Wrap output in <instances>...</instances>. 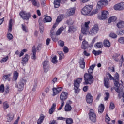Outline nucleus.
Returning <instances> with one entry per match:
<instances>
[{
	"label": "nucleus",
	"instance_id": "19",
	"mask_svg": "<svg viewBox=\"0 0 124 124\" xmlns=\"http://www.w3.org/2000/svg\"><path fill=\"white\" fill-rule=\"evenodd\" d=\"M66 13L68 16L74 15V13H75V9L74 8H71L68 10Z\"/></svg>",
	"mask_w": 124,
	"mask_h": 124
},
{
	"label": "nucleus",
	"instance_id": "59",
	"mask_svg": "<svg viewBox=\"0 0 124 124\" xmlns=\"http://www.w3.org/2000/svg\"><path fill=\"white\" fill-rule=\"evenodd\" d=\"M64 106V101H61V105L60 107L58 108L59 111H60V110H62V107Z\"/></svg>",
	"mask_w": 124,
	"mask_h": 124
},
{
	"label": "nucleus",
	"instance_id": "24",
	"mask_svg": "<svg viewBox=\"0 0 124 124\" xmlns=\"http://www.w3.org/2000/svg\"><path fill=\"white\" fill-rule=\"evenodd\" d=\"M13 25V20L11 19L9 22L8 32L12 31V25Z\"/></svg>",
	"mask_w": 124,
	"mask_h": 124
},
{
	"label": "nucleus",
	"instance_id": "44",
	"mask_svg": "<svg viewBox=\"0 0 124 124\" xmlns=\"http://www.w3.org/2000/svg\"><path fill=\"white\" fill-rule=\"evenodd\" d=\"M67 24L69 26H71L72 25H73V24H74V21L71 18H70L67 21Z\"/></svg>",
	"mask_w": 124,
	"mask_h": 124
},
{
	"label": "nucleus",
	"instance_id": "33",
	"mask_svg": "<svg viewBox=\"0 0 124 124\" xmlns=\"http://www.w3.org/2000/svg\"><path fill=\"white\" fill-rule=\"evenodd\" d=\"M116 21H117V17L116 16H112L108 18V23L111 24L112 22H116Z\"/></svg>",
	"mask_w": 124,
	"mask_h": 124
},
{
	"label": "nucleus",
	"instance_id": "51",
	"mask_svg": "<svg viewBox=\"0 0 124 124\" xmlns=\"http://www.w3.org/2000/svg\"><path fill=\"white\" fill-rule=\"evenodd\" d=\"M58 44L59 46H61V47H63L64 46V42L62 40L59 41Z\"/></svg>",
	"mask_w": 124,
	"mask_h": 124
},
{
	"label": "nucleus",
	"instance_id": "20",
	"mask_svg": "<svg viewBox=\"0 0 124 124\" xmlns=\"http://www.w3.org/2000/svg\"><path fill=\"white\" fill-rule=\"evenodd\" d=\"M104 84L107 89L110 87V80L107 78H105L104 80Z\"/></svg>",
	"mask_w": 124,
	"mask_h": 124
},
{
	"label": "nucleus",
	"instance_id": "28",
	"mask_svg": "<svg viewBox=\"0 0 124 124\" xmlns=\"http://www.w3.org/2000/svg\"><path fill=\"white\" fill-rule=\"evenodd\" d=\"M79 64H80V67L82 69H84L85 66V60H84V59H81L79 61Z\"/></svg>",
	"mask_w": 124,
	"mask_h": 124
},
{
	"label": "nucleus",
	"instance_id": "15",
	"mask_svg": "<svg viewBox=\"0 0 124 124\" xmlns=\"http://www.w3.org/2000/svg\"><path fill=\"white\" fill-rule=\"evenodd\" d=\"M62 87H57V88H53L52 91L53 92V96L55 95H57V94H59V93L62 91Z\"/></svg>",
	"mask_w": 124,
	"mask_h": 124
},
{
	"label": "nucleus",
	"instance_id": "60",
	"mask_svg": "<svg viewBox=\"0 0 124 124\" xmlns=\"http://www.w3.org/2000/svg\"><path fill=\"white\" fill-rule=\"evenodd\" d=\"M106 96L105 97L104 99L105 101L108 100V99H109V96H110V94H109V93L106 92Z\"/></svg>",
	"mask_w": 124,
	"mask_h": 124
},
{
	"label": "nucleus",
	"instance_id": "58",
	"mask_svg": "<svg viewBox=\"0 0 124 124\" xmlns=\"http://www.w3.org/2000/svg\"><path fill=\"white\" fill-rule=\"evenodd\" d=\"M4 93H6V94H7L9 93V86H6V88L4 90Z\"/></svg>",
	"mask_w": 124,
	"mask_h": 124
},
{
	"label": "nucleus",
	"instance_id": "43",
	"mask_svg": "<svg viewBox=\"0 0 124 124\" xmlns=\"http://www.w3.org/2000/svg\"><path fill=\"white\" fill-rule=\"evenodd\" d=\"M44 120V116L40 117V118L38 119V120L37 121V124H41L43 122Z\"/></svg>",
	"mask_w": 124,
	"mask_h": 124
},
{
	"label": "nucleus",
	"instance_id": "47",
	"mask_svg": "<svg viewBox=\"0 0 124 124\" xmlns=\"http://www.w3.org/2000/svg\"><path fill=\"white\" fill-rule=\"evenodd\" d=\"M7 37L9 40L13 39V35L10 34V32H8L7 34Z\"/></svg>",
	"mask_w": 124,
	"mask_h": 124
},
{
	"label": "nucleus",
	"instance_id": "53",
	"mask_svg": "<svg viewBox=\"0 0 124 124\" xmlns=\"http://www.w3.org/2000/svg\"><path fill=\"white\" fill-rule=\"evenodd\" d=\"M114 108H115V104L113 102H110L109 109L110 110H113Z\"/></svg>",
	"mask_w": 124,
	"mask_h": 124
},
{
	"label": "nucleus",
	"instance_id": "32",
	"mask_svg": "<svg viewBox=\"0 0 124 124\" xmlns=\"http://www.w3.org/2000/svg\"><path fill=\"white\" fill-rule=\"evenodd\" d=\"M101 9V8H98L97 5V8L96 9L93 10L90 14V15H94L95 14H97L98 13V12L99 11V10Z\"/></svg>",
	"mask_w": 124,
	"mask_h": 124
},
{
	"label": "nucleus",
	"instance_id": "57",
	"mask_svg": "<svg viewBox=\"0 0 124 124\" xmlns=\"http://www.w3.org/2000/svg\"><path fill=\"white\" fill-rule=\"evenodd\" d=\"M109 36L112 38H117V34H115L114 33H111L109 34Z\"/></svg>",
	"mask_w": 124,
	"mask_h": 124
},
{
	"label": "nucleus",
	"instance_id": "25",
	"mask_svg": "<svg viewBox=\"0 0 124 124\" xmlns=\"http://www.w3.org/2000/svg\"><path fill=\"white\" fill-rule=\"evenodd\" d=\"M28 59H29V55L26 54L24 57L22 58L21 63L23 64H24L25 63H27V62H28Z\"/></svg>",
	"mask_w": 124,
	"mask_h": 124
},
{
	"label": "nucleus",
	"instance_id": "45",
	"mask_svg": "<svg viewBox=\"0 0 124 124\" xmlns=\"http://www.w3.org/2000/svg\"><path fill=\"white\" fill-rule=\"evenodd\" d=\"M66 124H73V120H72L71 118H67L66 120Z\"/></svg>",
	"mask_w": 124,
	"mask_h": 124
},
{
	"label": "nucleus",
	"instance_id": "50",
	"mask_svg": "<svg viewBox=\"0 0 124 124\" xmlns=\"http://www.w3.org/2000/svg\"><path fill=\"white\" fill-rule=\"evenodd\" d=\"M117 34L118 35H124V30L121 29L117 31Z\"/></svg>",
	"mask_w": 124,
	"mask_h": 124
},
{
	"label": "nucleus",
	"instance_id": "30",
	"mask_svg": "<svg viewBox=\"0 0 124 124\" xmlns=\"http://www.w3.org/2000/svg\"><path fill=\"white\" fill-rule=\"evenodd\" d=\"M19 74L17 71H15L13 77V81H17Z\"/></svg>",
	"mask_w": 124,
	"mask_h": 124
},
{
	"label": "nucleus",
	"instance_id": "13",
	"mask_svg": "<svg viewBox=\"0 0 124 124\" xmlns=\"http://www.w3.org/2000/svg\"><path fill=\"white\" fill-rule=\"evenodd\" d=\"M43 66L45 72H48L50 67L49 66V62L48 61H45L43 62Z\"/></svg>",
	"mask_w": 124,
	"mask_h": 124
},
{
	"label": "nucleus",
	"instance_id": "62",
	"mask_svg": "<svg viewBox=\"0 0 124 124\" xmlns=\"http://www.w3.org/2000/svg\"><path fill=\"white\" fill-rule=\"evenodd\" d=\"M42 46V44H39L38 45V46L37 47V50L38 51H40L41 50V47Z\"/></svg>",
	"mask_w": 124,
	"mask_h": 124
},
{
	"label": "nucleus",
	"instance_id": "54",
	"mask_svg": "<svg viewBox=\"0 0 124 124\" xmlns=\"http://www.w3.org/2000/svg\"><path fill=\"white\" fill-rule=\"evenodd\" d=\"M118 42L121 43L122 44H124V37H120L118 39Z\"/></svg>",
	"mask_w": 124,
	"mask_h": 124
},
{
	"label": "nucleus",
	"instance_id": "55",
	"mask_svg": "<svg viewBox=\"0 0 124 124\" xmlns=\"http://www.w3.org/2000/svg\"><path fill=\"white\" fill-rule=\"evenodd\" d=\"M27 51H28V49H24L22 50L19 54V57H22V56H24V53H26Z\"/></svg>",
	"mask_w": 124,
	"mask_h": 124
},
{
	"label": "nucleus",
	"instance_id": "6",
	"mask_svg": "<svg viewBox=\"0 0 124 124\" xmlns=\"http://www.w3.org/2000/svg\"><path fill=\"white\" fill-rule=\"evenodd\" d=\"M92 10H93V6L91 5H86L82 9L81 13L83 15H89Z\"/></svg>",
	"mask_w": 124,
	"mask_h": 124
},
{
	"label": "nucleus",
	"instance_id": "36",
	"mask_svg": "<svg viewBox=\"0 0 124 124\" xmlns=\"http://www.w3.org/2000/svg\"><path fill=\"white\" fill-rule=\"evenodd\" d=\"M117 27L119 29H122L124 27V21H120L117 24Z\"/></svg>",
	"mask_w": 124,
	"mask_h": 124
},
{
	"label": "nucleus",
	"instance_id": "49",
	"mask_svg": "<svg viewBox=\"0 0 124 124\" xmlns=\"http://www.w3.org/2000/svg\"><path fill=\"white\" fill-rule=\"evenodd\" d=\"M57 56H55L53 57L52 59V63H57L58 62V60H57Z\"/></svg>",
	"mask_w": 124,
	"mask_h": 124
},
{
	"label": "nucleus",
	"instance_id": "63",
	"mask_svg": "<svg viewBox=\"0 0 124 124\" xmlns=\"http://www.w3.org/2000/svg\"><path fill=\"white\" fill-rule=\"evenodd\" d=\"M63 50V52H64V53H68V48H67V47L64 46Z\"/></svg>",
	"mask_w": 124,
	"mask_h": 124
},
{
	"label": "nucleus",
	"instance_id": "52",
	"mask_svg": "<svg viewBox=\"0 0 124 124\" xmlns=\"http://www.w3.org/2000/svg\"><path fill=\"white\" fill-rule=\"evenodd\" d=\"M8 60V56H7L3 59L0 61V62L1 63H4L7 61Z\"/></svg>",
	"mask_w": 124,
	"mask_h": 124
},
{
	"label": "nucleus",
	"instance_id": "8",
	"mask_svg": "<svg viewBox=\"0 0 124 124\" xmlns=\"http://www.w3.org/2000/svg\"><path fill=\"white\" fill-rule=\"evenodd\" d=\"M90 120L93 123L96 121V114L94 112V110L91 109L89 114Z\"/></svg>",
	"mask_w": 124,
	"mask_h": 124
},
{
	"label": "nucleus",
	"instance_id": "17",
	"mask_svg": "<svg viewBox=\"0 0 124 124\" xmlns=\"http://www.w3.org/2000/svg\"><path fill=\"white\" fill-rule=\"evenodd\" d=\"M93 97L92 96V94L88 93L86 95V101L87 103H92L93 102Z\"/></svg>",
	"mask_w": 124,
	"mask_h": 124
},
{
	"label": "nucleus",
	"instance_id": "21",
	"mask_svg": "<svg viewBox=\"0 0 124 124\" xmlns=\"http://www.w3.org/2000/svg\"><path fill=\"white\" fill-rule=\"evenodd\" d=\"M89 47V44H88V42L86 41V40H84L82 43L81 48L83 50H86L87 48Z\"/></svg>",
	"mask_w": 124,
	"mask_h": 124
},
{
	"label": "nucleus",
	"instance_id": "7",
	"mask_svg": "<svg viewBox=\"0 0 124 124\" xmlns=\"http://www.w3.org/2000/svg\"><path fill=\"white\" fill-rule=\"evenodd\" d=\"M26 83H27L26 79L24 78H21L18 82V85L16 86V87L18 89V91H23V90L24 89V87L25 86V85H26Z\"/></svg>",
	"mask_w": 124,
	"mask_h": 124
},
{
	"label": "nucleus",
	"instance_id": "26",
	"mask_svg": "<svg viewBox=\"0 0 124 124\" xmlns=\"http://www.w3.org/2000/svg\"><path fill=\"white\" fill-rule=\"evenodd\" d=\"M64 30V27H60L56 31L55 33L56 35L57 36L60 35V34H61V33H62V32Z\"/></svg>",
	"mask_w": 124,
	"mask_h": 124
},
{
	"label": "nucleus",
	"instance_id": "46",
	"mask_svg": "<svg viewBox=\"0 0 124 124\" xmlns=\"http://www.w3.org/2000/svg\"><path fill=\"white\" fill-rule=\"evenodd\" d=\"M68 31L69 32H72V31L74 32V31H76V28L73 26H71L69 27Z\"/></svg>",
	"mask_w": 124,
	"mask_h": 124
},
{
	"label": "nucleus",
	"instance_id": "56",
	"mask_svg": "<svg viewBox=\"0 0 124 124\" xmlns=\"http://www.w3.org/2000/svg\"><path fill=\"white\" fill-rule=\"evenodd\" d=\"M3 92H4V85L2 84L0 86V93H3Z\"/></svg>",
	"mask_w": 124,
	"mask_h": 124
},
{
	"label": "nucleus",
	"instance_id": "18",
	"mask_svg": "<svg viewBox=\"0 0 124 124\" xmlns=\"http://www.w3.org/2000/svg\"><path fill=\"white\" fill-rule=\"evenodd\" d=\"M57 104L56 103H54L52 104V106H51V108L49 110V113L50 115H52L55 112V110H56V106Z\"/></svg>",
	"mask_w": 124,
	"mask_h": 124
},
{
	"label": "nucleus",
	"instance_id": "3",
	"mask_svg": "<svg viewBox=\"0 0 124 124\" xmlns=\"http://www.w3.org/2000/svg\"><path fill=\"white\" fill-rule=\"evenodd\" d=\"M84 80L85 82L84 85H88L92 84L93 82V77L91 74L86 73L84 75Z\"/></svg>",
	"mask_w": 124,
	"mask_h": 124
},
{
	"label": "nucleus",
	"instance_id": "4",
	"mask_svg": "<svg viewBox=\"0 0 124 124\" xmlns=\"http://www.w3.org/2000/svg\"><path fill=\"white\" fill-rule=\"evenodd\" d=\"M83 79L82 78H78L77 80H74V89L75 90V93H79L80 92V89H79V87H80V83H82Z\"/></svg>",
	"mask_w": 124,
	"mask_h": 124
},
{
	"label": "nucleus",
	"instance_id": "27",
	"mask_svg": "<svg viewBox=\"0 0 124 124\" xmlns=\"http://www.w3.org/2000/svg\"><path fill=\"white\" fill-rule=\"evenodd\" d=\"M62 0H54V4L55 8H59L60 7V3Z\"/></svg>",
	"mask_w": 124,
	"mask_h": 124
},
{
	"label": "nucleus",
	"instance_id": "14",
	"mask_svg": "<svg viewBox=\"0 0 124 124\" xmlns=\"http://www.w3.org/2000/svg\"><path fill=\"white\" fill-rule=\"evenodd\" d=\"M68 94L65 92H62L60 96V99L61 101H64V100L67 99Z\"/></svg>",
	"mask_w": 124,
	"mask_h": 124
},
{
	"label": "nucleus",
	"instance_id": "23",
	"mask_svg": "<svg viewBox=\"0 0 124 124\" xmlns=\"http://www.w3.org/2000/svg\"><path fill=\"white\" fill-rule=\"evenodd\" d=\"M54 35H55V29L52 28L50 30V36L53 41H57V39L54 37Z\"/></svg>",
	"mask_w": 124,
	"mask_h": 124
},
{
	"label": "nucleus",
	"instance_id": "9",
	"mask_svg": "<svg viewBox=\"0 0 124 124\" xmlns=\"http://www.w3.org/2000/svg\"><path fill=\"white\" fill-rule=\"evenodd\" d=\"M108 15L109 12L108 11H102L101 12V16H98V19H99V20H106Z\"/></svg>",
	"mask_w": 124,
	"mask_h": 124
},
{
	"label": "nucleus",
	"instance_id": "11",
	"mask_svg": "<svg viewBox=\"0 0 124 124\" xmlns=\"http://www.w3.org/2000/svg\"><path fill=\"white\" fill-rule=\"evenodd\" d=\"M108 2L107 0H100L97 3V8H102L103 5L106 6V5H108Z\"/></svg>",
	"mask_w": 124,
	"mask_h": 124
},
{
	"label": "nucleus",
	"instance_id": "31",
	"mask_svg": "<svg viewBox=\"0 0 124 124\" xmlns=\"http://www.w3.org/2000/svg\"><path fill=\"white\" fill-rule=\"evenodd\" d=\"M98 111L99 113H103V111H104V105L101 104L98 108Z\"/></svg>",
	"mask_w": 124,
	"mask_h": 124
},
{
	"label": "nucleus",
	"instance_id": "64",
	"mask_svg": "<svg viewBox=\"0 0 124 124\" xmlns=\"http://www.w3.org/2000/svg\"><path fill=\"white\" fill-rule=\"evenodd\" d=\"M40 29V32L41 33H43V31H44V27L43 26H41L39 27Z\"/></svg>",
	"mask_w": 124,
	"mask_h": 124
},
{
	"label": "nucleus",
	"instance_id": "1",
	"mask_svg": "<svg viewBox=\"0 0 124 124\" xmlns=\"http://www.w3.org/2000/svg\"><path fill=\"white\" fill-rule=\"evenodd\" d=\"M120 80V75L118 73H116L114 77L113 78V81L114 84V90L118 93H121L123 91L124 86L122 85L119 84V80Z\"/></svg>",
	"mask_w": 124,
	"mask_h": 124
},
{
	"label": "nucleus",
	"instance_id": "41",
	"mask_svg": "<svg viewBox=\"0 0 124 124\" xmlns=\"http://www.w3.org/2000/svg\"><path fill=\"white\" fill-rule=\"evenodd\" d=\"M93 53L95 55V56H98V55H101V54H102V51L100 50L96 51L95 50H93Z\"/></svg>",
	"mask_w": 124,
	"mask_h": 124
},
{
	"label": "nucleus",
	"instance_id": "37",
	"mask_svg": "<svg viewBox=\"0 0 124 124\" xmlns=\"http://www.w3.org/2000/svg\"><path fill=\"white\" fill-rule=\"evenodd\" d=\"M11 75H12V74L10 73L8 75H5L3 76V78L5 79V80H8V81H10V77H11Z\"/></svg>",
	"mask_w": 124,
	"mask_h": 124
},
{
	"label": "nucleus",
	"instance_id": "22",
	"mask_svg": "<svg viewBox=\"0 0 124 124\" xmlns=\"http://www.w3.org/2000/svg\"><path fill=\"white\" fill-rule=\"evenodd\" d=\"M103 44L106 48H109L111 46V43H110V41L108 40H104Z\"/></svg>",
	"mask_w": 124,
	"mask_h": 124
},
{
	"label": "nucleus",
	"instance_id": "12",
	"mask_svg": "<svg viewBox=\"0 0 124 124\" xmlns=\"http://www.w3.org/2000/svg\"><path fill=\"white\" fill-rule=\"evenodd\" d=\"M98 26L97 25H94L89 32L90 34L93 35L96 34L98 32Z\"/></svg>",
	"mask_w": 124,
	"mask_h": 124
},
{
	"label": "nucleus",
	"instance_id": "39",
	"mask_svg": "<svg viewBox=\"0 0 124 124\" xmlns=\"http://www.w3.org/2000/svg\"><path fill=\"white\" fill-rule=\"evenodd\" d=\"M3 108L4 110H6L8 108H9V104L7 101H5L3 103Z\"/></svg>",
	"mask_w": 124,
	"mask_h": 124
},
{
	"label": "nucleus",
	"instance_id": "16",
	"mask_svg": "<svg viewBox=\"0 0 124 124\" xmlns=\"http://www.w3.org/2000/svg\"><path fill=\"white\" fill-rule=\"evenodd\" d=\"M32 53H31V58L32 60L36 59V48H35V46H33L32 49Z\"/></svg>",
	"mask_w": 124,
	"mask_h": 124
},
{
	"label": "nucleus",
	"instance_id": "5",
	"mask_svg": "<svg viewBox=\"0 0 124 124\" xmlns=\"http://www.w3.org/2000/svg\"><path fill=\"white\" fill-rule=\"evenodd\" d=\"M19 15L24 21H29L30 18L31 17V15L30 13L24 11L20 12Z\"/></svg>",
	"mask_w": 124,
	"mask_h": 124
},
{
	"label": "nucleus",
	"instance_id": "61",
	"mask_svg": "<svg viewBox=\"0 0 124 124\" xmlns=\"http://www.w3.org/2000/svg\"><path fill=\"white\" fill-rule=\"evenodd\" d=\"M107 75L108 76V77H109V80H114V77H113L112 75H111V74L108 73L107 74Z\"/></svg>",
	"mask_w": 124,
	"mask_h": 124
},
{
	"label": "nucleus",
	"instance_id": "40",
	"mask_svg": "<svg viewBox=\"0 0 124 124\" xmlns=\"http://www.w3.org/2000/svg\"><path fill=\"white\" fill-rule=\"evenodd\" d=\"M8 122H11V121H12V120H13V118L14 117V115L12 113H9V114H8Z\"/></svg>",
	"mask_w": 124,
	"mask_h": 124
},
{
	"label": "nucleus",
	"instance_id": "34",
	"mask_svg": "<svg viewBox=\"0 0 124 124\" xmlns=\"http://www.w3.org/2000/svg\"><path fill=\"white\" fill-rule=\"evenodd\" d=\"M52 21V17L50 16H46L44 19V23H49Z\"/></svg>",
	"mask_w": 124,
	"mask_h": 124
},
{
	"label": "nucleus",
	"instance_id": "42",
	"mask_svg": "<svg viewBox=\"0 0 124 124\" xmlns=\"http://www.w3.org/2000/svg\"><path fill=\"white\" fill-rule=\"evenodd\" d=\"M63 19V15H61L57 17V19H56V22L59 23L60 22H61V21H62Z\"/></svg>",
	"mask_w": 124,
	"mask_h": 124
},
{
	"label": "nucleus",
	"instance_id": "48",
	"mask_svg": "<svg viewBox=\"0 0 124 124\" xmlns=\"http://www.w3.org/2000/svg\"><path fill=\"white\" fill-rule=\"evenodd\" d=\"M32 4H33V5H34V6H37V7H39L40 5L39 2H37L36 0H34V1H33L32 2Z\"/></svg>",
	"mask_w": 124,
	"mask_h": 124
},
{
	"label": "nucleus",
	"instance_id": "35",
	"mask_svg": "<svg viewBox=\"0 0 124 124\" xmlns=\"http://www.w3.org/2000/svg\"><path fill=\"white\" fill-rule=\"evenodd\" d=\"M21 27L22 31H23L24 32H25L26 33H27V32H29V29H28V27L26 26V25L22 24Z\"/></svg>",
	"mask_w": 124,
	"mask_h": 124
},
{
	"label": "nucleus",
	"instance_id": "2",
	"mask_svg": "<svg viewBox=\"0 0 124 124\" xmlns=\"http://www.w3.org/2000/svg\"><path fill=\"white\" fill-rule=\"evenodd\" d=\"M89 25H90V21L86 22L84 24L81 25V32L82 34H81L79 36V40H81V41L83 40V34H88L89 31H90Z\"/></svg>",
	"mask_w": 124,
	"mask_h": 124
},
{
	"label": "nucleus",
	"instance_id": "38",
	"mask_svg": "<svg viewBox=\"0 0 124 124\" xmlns=\"http://www.w3.org/2000/svg\"><path fill=\"white\" fill-rule=\"evenodd\" d=\"M95 47L96 48H98L99 49H100V48H102V47H103V44L101 42H98L96 43Z\"/></svg>",
	"mask_w": 124,
	"mask_h": 124
},
{
	"label": "nucleus",
	"instance_id": "29",
	"mask_svg": "<svg viewBox=\"0 0 124 124\" xmlns=\"http://www.w3.org/2000/svg\"><path fill=\"white\" fill-rule=\"evenodd\" d=\"M64 109L66 112H70V111H71V109H72V108L71 107V106H70V105L67 104L65 106Z\"/></svg>",
	"mask_w": 124,
	"mask_h": 124
},
{
	"label": "nucleus",
	"instance_id": "10",
	"mask_svg": "<svg viewBox=\"0 0 124 124\" xmlns=\"http://www.w3.org/2000/svg\"><path fill=\"white\" fill-rule=\"evenodd\" d=\"M114 8L115 10H118L119 11H122L124 9V2H120L114 5Z\"/></svg>",
	"mask_w": 124,
	"mask_h": 124
}]
</instances>
